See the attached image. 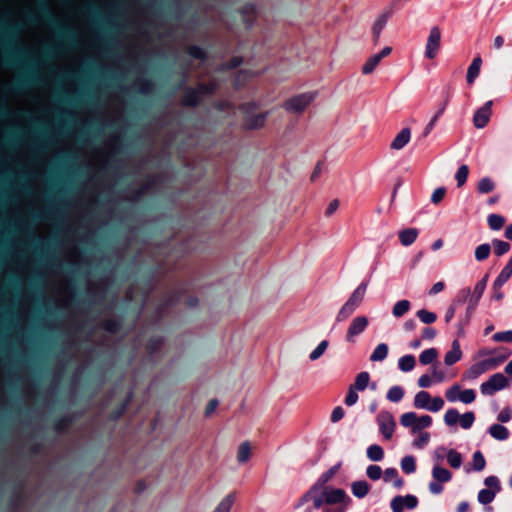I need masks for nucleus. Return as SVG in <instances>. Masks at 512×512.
<instances>
[{
    "mask_svg": "<svg viewBox=\"0 0 512 512\" xmlns=\"http://www.w3.org/2000/svg\"><path fill=\"white\" fill-rule=\"evenodd\" d=\"M312 501L314 508L320 509L324 504L335 508H325L323 512H346L351 503V498L340 488L328 487L321 490L309 489L299 500L297 506Z\"/></svg>",
    "mask_w": 512,
    "mask_h": 512,
    "instance_id": "1",
    "label": "nucleus"
},
{
    "mask_svg": "<svg viewBox=\"0 0 512 512\" xmlns=\"http://www.w3.org/2000/svg\"><path fill=\"white\" fill-rule=\"evenodd\" d=\"M489 276L488 274L484 275L474 286L473 290L466 287L460 290V294L468 299V306L466 310L467 318L474 313L476 307L479 304L480 299L482 298L484 291L487 287Z\"/></svg>",
    "mask_w": 512,
    "mask_h": 512,
    "instance_id": "2",
    "label": "nucleus"
},
{
    "mask_svg": "<svg viewBox=\"0 0 512 512\" xmlns=\"http://www.w3.org/2000/svg\"><path fill=\"white\" fill-rule=\"evenodd\" d=\"M400 424L405 428H409L413 434H416L430 427L432 418L429 415L417 416L415 412H406L401 415Z\"/></svg>",
    "mask_w": 512,
    "mask_h": 512,
    "instance_id": "3",
    "label": "nucleus"
},
{
    "mask_svg": "<svg viewBox=\"0 0 512 512\" xmlns=\"http://www.w3.org/2000/svg\"><path fill=\"white\" fill-rule=\"evenodd\" d=\"M444 400L440 396L431 397L430 394L424 390L415 394L413 405L417 409H423L430 412H438L444 407Z\"/></svg>",
    "mask_w": 512,
    "mask_h": 512,
    "instance_id": "4",
    "label": "nucleus"
},
{
    "mask_svg": "<svg viewBox=\"0 0 512 512\" xmlns=\"http://www.w3.org/2000/svg\"><path fill=\"white\" fill-rule=\"evenodd\" d=\"M484 484L487 486L485 489H481L478 492L477 500L482 505L490 504L498 492H500V482L496 476H488L484 480Z\"/></svg>",
    "mask_w": 512,
    "mask_h": 512,
    "instance_id": "5",
    "label": "nucleus"
},
{
    "mask_svg": "<svg viewBox=\"0 0 512 512\" xmlns=\"http://www.w3.org/2000/svg\"><path fill=\"white\" fill-rule=\"evenodd\" d=\"M432 477L433 481L429 484V490L432 494L438 495L443 491L442 483L449 482L452 479V474L448 469L441 467L438 463H434Z\"/></svg>",
    "mask_w": 512,
    "mask_h": 512,
    "instance_id": "6",
    "label": "nucleus"
},
{
    "mask_svg": "<svg viewBox=\"0 0 512 512\" xmlns=\"http://www.w3.org/2000/svg\"><path fill=\"white\" fill-rule=\"evenodd\" d=\"M479 355L488 356L486 359H483V362L489 371L499 367L504 361H506L510 357L511 352L507 348H499L493 351H480Z\"/></svg>",
    "mask_w": 512,
    "mask_h": 512,
    "instance_id": "7",
    "label": "nucleus"
},
{
    "mask_svg": "<svg viewBox=\"0 0 512 512\" xmlns=\"http://www.w3.org/2000/svg\"><path fill=\"white\" fill-rule=\"evenodd\" d=\"M508 386L507 378L500 372L491 375L487 381L481 383L480 391L484 396L493 395Z\"/></svg>",
    "mask_w": 512,
    "mask_h": 512,
    "instance_id": "8",
    "label": "nucleus"
},
{
    "mask_svg": "<svg viewBox=\"0 0 512 512\" xmlns=\"http://www.w3.org/2000/svg\"><path fill=\"white\" fill-rule=\"evenodd\" d=\"M376 422L379 427V432L384 439L390 440L396 429V421L393 415L389 411H381L376 417Z\"/></svg>",
    "mask_w": 512,
    "mask_h": 512,
    "instance_id": "9",
    "label": "nucleus"
},
{
    "mask_svg": "<svg viewBox=\"0 0 512 512\" xmlns=\"http://www.w3.org/2000/svg\"><path fill=\"white\" fill-rule=\"evenodd\" d=\"M441 44V31L439 27L433 26L430 31L425 45V57L434 59L439 51Z\"/></svg>",
    "mask_w": 512,
    "mask_h": 512,
    "instance_id": "10",
    "label": "nucleus"
},
{
    "mask_svg": "<svg viewBox=\"0 0 512 512\" xmlns=\"http://www.w3.org/2000/svg\"><path fill=\"white\" fill-rule=\"evenodd\" d=\"M418 498L415 495L407 494L405 496H395L391 502L392 512H404L405 509L413 510L418 506Z\"/></svg>",
    "mask_w": 512,
    "mask_h": 512,
    "instance_id": "11",
    "label": "nucleus"
},
{
    "mask_svg": "<svg viewBox=\"0 0 512 512\" xmlns=\"http://www.w3.org/2000/svg\"><path fill=\"white\" fill-rule=\"evenodd\" d=\"M368 323L369 321L366 316L360 315L354 317L347 328L346 341L353 343L356 337L366 330Z\"/></svg>",
    "mask_w": 512,
    "mask_h": 512,
    "instance_id": "12",
    "label": "nucleus"
},
{
    "mask_svg": "<svg viewBox=\"0 0 512 512\" xmlns=\"http://www.w3.org/2000/svg\"><path fill=\"white\" fill-rule=\"evenodd\" d=\"M312 100L313 95L305 93L289 99L288 101L285 102L284 107L287 111L291 113H301L307 108V106L312 102Z\"/></svg>",
    "mask_w": 512,
    "mask_h": 512,
    "instance_id": "13",
    "label": "nucleus"
},
{
    "mask_svg": "<svg viewBox=\"0 0 512 512\" xmlns=\"http://www.w3.org/2000/svg\"><path fill=\"white\" fill-rule=\"evenodd\" d=\"M492 104V101L489 100L475 112L473 124L477 129H482L488 124L492 113Z\"/></svg>",
    "mask_w": 512,
    "mask_h": 512,
    "instance_id": "14",
    "label": "nucleus"
},
{
    "mask_svg": "<svg viewBox=\"0 0 512 512\" xmlns=\"http://www.w3.org/2000/svg\"><path fill=\"white\" fill-rule=\"evenodd\" d=\"M392 51V48L389 46L384 47L380 52L370 56L365 63L362 66V73L364 75L371 74L377 65L380 63V61L388 56Z\"/></svg>",
    "mask_w": 512,
    "mask_h": 512,
    "instance_id": "15",
    "label": "nucleus"
},
{
    "mask_svg": "<svg viewBox=\"0 0 512 512\" xmlns=\"http://www.w3.org/2000/svg\"><path fill=\"white\" fill-rule=\"evenodd\" d=\"M411 139V129L408 127H405L400 130V132L397 133L393 141L391 142V149L393 150H401L404 148Z\"/></svg>",
    "mask_w": 512,
    "mask_h": 512,
    "instance_id": "16",
    "label": "nucleus"
},
{
    "mask_svg": "<svg viewBox=\"0 0 512 512\" xmlns=\"http://www.w3.org/2000/svg\"><path fill=\"white\" fill-rule=\"evenodd\" d=\"M462 350L458 340H454L451 349L445 354L444 363L447 366H452L462 358Z\"/></svg>",
    "mask_w": 512,
    "mask_h": 512,
    "instance_id": "17",
    "label": "nucleus"
},
{
    "mask_svg": "<svg viewBox=\"0 0 512 512\" xmlns=\"http://www.w3.org/2000/svg\"><path fill=\"white\" fill-rule=\"evenodd\" d=\"M236 501V493H228L214 508L212 512H231V509Z\"/></svg>",
    "mask_w": 512,
    "mask_h": 512,
    "instance_id": "18",
    "label": "nucleus"
},
{
    "mask_svg": "<svg viewBox=\"0 0 512 512\" xmlns=\"http://www.w3.org/2000/svg\"><path fill=\"white\" fill-rule=\"evenodd\" d=\"M482 60L479 56L475 57L467 69L466 79L468 84H473L480 73Z\"/></svg>",
    "mask_w": 512,
    "mask_h": 512,
    "instance_id": "19",
    "label": "nucleus"
},
{
    "mask_svg": "<svg viewBox=\"0 0 512 512\" xmlns=\"http://www.w3.org/2000/svg\"><path fill=\"white\" fill-rule=\"evenodd\" d=\"M487 371V367L485 366L483 360H481L469 367V369L464 374V378L468 380H474Z\"/></svg>",
    "mask_w": 512,
    "mask_h": 512,
    "instance_id": "20",
    "label": "nucleus"
},
{
    "mask_svg": "<svg viewBox=\"0 0 512 512\" xmlns=\"http://www.w3.org/2000/svg\"><path fill=\"white\" fill-rule=\"evenodd\" d=\"M418 236L416 228H407L399 232V239L403 246H410L415 242Z\"/></svg>",
    "mask_w": 512,
    "mask_h": 512,
    "instance_id": "21",
    "label": "nucleus"
},
{
    "mask_svg": "<svg viewBox=\"0 0 512 512\" xmlns=\"http://www.w3.org/2000/svg\"><path fill=\"white\" fill-rule=\"evenodd\" d=\"M366 290H367V283L362 282L354 289V291L352 292V294L350 295V297L347 301L352 303L356 307H359L360 303L364 299Z\"/></svg>",
    "mask_w": 512,
    "mask_h": 512,
    "instance_id": "22",
    "label": "nucleus"
},
{
    "mask_svg": "<svg viewBox=\"0 0 512 512\" xmlns=\"http://www.w3.org/2000/svg\"><path fill=\"white\" fill-rule=\"evenodd\" d=\"M383 478L385 482H392L396 488H401L404 484L396 468H387L383 472Z\"/></svg>",
    "mask_w": 512,
    "mask_h": 512,
    "instance_id": "23",
    "label": "nucleus"
},
{
    "mask_svg": "<svg viewBox=\"0 0 512 512\" xmlns=\"http://www.w3.org/2000/svg\"><path fill=\"white\" fill-rule=\"evenodd\" d=\"M336 470H337V466L332 467L328 471L323 473L310 489L321 490L324 488H328L329 486H327L326 484L334 476V474L336 473Z\"/></svg>",
    "mask_w": 512,
    "mask_h": 512,
    "instance_id": "24",
    "label": "nucleus"
},
{
    "mask_svg": "<svg viewBox=\"0 0 512 512\" xmlns=\"http://www.w3.org/2000/svg\"><path fill=\"white\" fill-rule=\"evenodd\" d=\"M511 276H512V266L507 262L505 267L501 270V272L496 277V279L493 283V288L494 289L501 288L509 280V278Z\"/></svg>",
    "mask_w": 512,
    "mask_h": 512,
    "instance_id": "25",
    "label": "nucleus"
},
{
    "mask_svg": "<svg viewBox=\"0 0 512 512\" xmlns=\"http://www.w3.org/2000/svg\"><path fill=\"white\" fill-rule=\"evenodd\" d=\"M370 384V374L367 371L360 372L355 377V381L352 385V388L357 391H364Z\"/></svg>",
    "mask_w": 512,
    "mask_h": 512,
    "instance_id": "26",
    "label": "nucleus"
},
{
    "mask_svg": "<svg viewBox=\"0 0 512 512\" xmlns=\"http://www.w3.org/2000/svg\"><path fill=\"white\" fill-rule=\"evenodd\" d=\"M388 356V345L386 343L378 344L370 355V361L381 362Z\"/></svg>",
    "mask_w": 512,
    "mask_h": 512,
    "instance_id": "27",
    "label": "nucleus"
},
{
    "mask_svg": "<svg viewBox=\"0 0 512 512\" xmlns=\"http://www.w3.org/2000/svg\"><path fill=\"white\" fill-rule=\"evenodd\" d=\"M351 490L355 497L361 499V498H364L368 494L370 487H369L368 483L364 480L355 481L351 484Z\"/></svg>",
    "mask_w": 512,
    "mask_h": 512,
    "instance_id": "28",
    "label": "nucleus"
},
{
    "mask_svg": "<svg viewBox=\"0 0 512 512\" xmlns=\"http://www.w3.org/2000/svg\"><path fill=\"white\" fill-rule=\"evenodd\" d=\"M490 435L499 441H504L508 438L509 432L508 429L501 424H493L489 428Z\"/></svg>",
    "mask_w": 512,
    "mask_h": 512,
    "instance_id": "29",
    "label": "nucleus"
},
{
    "mask_svg": "<svg viewBox=\"0 0 512 512\" xmlns=\"http://www.w3.org/2000/svg\"><path fill=\"white\" fill-rule=\"evenodd\" d=\"M415 365H416L415 357L411 354L404 355V356L400 357L398 360V368L402 372L412 371L414 369Z\"/></svg>",
    "mask_w": 512,
    "mask_h": 512,
    "instance_id": "30",
    "label": "nucleus"
},
{
    "mask_svg": "<svg viewBox=\"0 0 512 512\" xmlns=\"http://www.w3.org/2000/svg\"><path fill=\"white\" fill-rule=\"evenodd\" d=\"M355 305L346 301L337 313L336 320L338 322L348 319L357 309Z\"/></svg>",
    "mask_w": 512,
    "mask_h": 512,
    "instance_id": "31",
    "label": "nucleus"
},
{
    "mask_svg": "<svg viewBox=\"0 0 512 512\" xmlns=\"http://www.w3.org/2000/svg\"><path fill=\"white\" fill-rule=\"evenodd\" d=\"M446 457L448 464L454 468L459 469L463 463L462 455L454 449H447Z\"/></svg>",
    "mask_w": 512,
    "mask_h": 512,
    "instance_id": "32",
    "label": "nucleus"
},
{
    "mask_svg": "<svg viewBox=\"0 0 512 512\" xmlns=\"http://www.w3.org/2000/svg\"><path fill=\"white\" fill-rule=\"evenodd\" d=\"M404 397V389L399 386L395 385L388 389L386 398L392 403H398L400 402Z\"/></svg>",
    "mask_w": 512,
    "mask_h": 512,
    "instance_id": "33",
    "label": "nucleus"
},
{
    "mask_svg": "<svg viewBox=\"0 0 512 512\" xmlns=\"http://www.w3.org/2000/svg\"><path fill=\"white\" fill-rule=\"evenodd\" d=\"M266 114L259 113L247 118L245 125L249 129H257L265 124Z\"/></svg>",
    "mask_w": 512,
    "mask_h": 512,
    "instance_id": "34",
    "label": "nucleus"
},
{
    "mask_svg": "<svg viewBox=\"0 0 512 512\" xmlns=\"http://www.w3.org/2000/svg\"><path fill=\"white\" fill-rule=\"evenodd\" d=\"M367 457L374 462L381 461L384 457V451L378 444H372L367 448Z\"/></svg>",
    "mask_w": 512,
    "mask_h": 512,
    "instance_id": "35",
    "label": "nucleus"
},
{
    "mask_svg": "<svg viewBox=\"0 0 512 512\" xmlns=\"http://www.w3.org/2000/svg\"><path fill=\"white\" fill-rule=\"evenodd\" d=\"M410 309V302L408 300H400L396 302L392 308V314L396 318L402 317Z\"/></svg>",
    "mask_w": 512,
    "mask_h": 512,
    "instance_id": "36",
    "label": "nucleus"
},
{
    "mask_svg": "<svg viewBox=\"0 0 512 512\" xmlns=\"http://www.w3.org/2000/svg\"><path fill=\"white\" fill-rule=\"evenodd\" d=\"M438 356V351L435 348H429L421 352L419 355V361L423 365L433 363Z\"/></svg>",
    "mask_w": 512,
    "mask_h": 512,
    "instance_id": "37",
    "label": "nucleus"
},
{
    "mask_svg": "<svg viewBox=\"0 0 512 512\" xmlns=\"http://www.w3.org/2000/svg\"><path fill=\"white\" fill-rule=\"evenodd\" d=\"M251 454V447L248 442H243L239 445L237 451V460L239 463H246Z\"/></svg>",
    "mask_w": 512,
    "mask_h": 512,
    "instance_id": "38",
    "label": "nucleus"
},
{
    "mask_svg": "<svg viewBox=\"0 0 512 512\" xmlns=\"http://www.w3.org/2000/svg\"><path fill=\"white\" fill-rule=\"evenodd\" d=\"M400 466H401V469L406 474L414 473L416 470L415 458L411 455H407V456L403 457L401 459Z\"/></svg>",
    "mask_w": 512,
    "mask_h": 512,
    "instance_id": "39",
    "label": "nucleus"
},
{
    "mask_svg": "<svg viewBox=\"0 0 512 512\" xmlns=\"http://www.w3.org/2000/svg\"><path fill=\"white\" fill-rule=\"evenodd\" d=\"M329 342L327 340H322L314 350L309 354L310 361L318 360L327 350Z\"/></svg>",
    "mask_w": 512,
    "mask_h": 512,
    "instance_id": "40",
    "label": "nucleus"
},
{
    "mask_svg": "<svg viewBox=\"0 0 512 512\" xmlns=\"http://www.w3.org/2000/svg\"><path fill=\"white\" fill-rule=\"evenodd\" d=\"M490 252H491V247L488 243L481 244L478 247H476V249H475V254H474L475 259L477 261H484L489 257Z\"/></svg>",
    "mask_w": 512,
    "mask_h": 512,
    "instance_id": "41",
    "label": "nucleus"
},
{
    "mask_svg": "<svg viewBox=\"0 0 512 512\" xmlns=\"http://www.w3.org/2000/svg\"><path fill=\"white\" fill-rule=\"evenodd\" d=\"M461 392H462L461 387L458 384H454L446 390V392H445L446 399L450 403L460 401Z\"/></svg>",
    "mask_w": 512,
    "mask_h": 512,
    "instance_id": "42",
    "label": "nucleus"
},
{
    "mask_svg": "<svg viewBox=\"0 0 512 512\" xmlns=\"http://www.w3.org/2000/svg\"><path fill=\"white\" fill-rule=\"evenodd\" d=\"M487 221H488L489 227L494 231L500 230L503 227L504 222H505L504 218L498 214H490L488 216Z\"/></svg>",
    "mask_w": 512,
    "mask_h": 512,
    "instance_id": "43",
    "label": "nucleus"
},
{
    "mask_svg": "<svg viewBox=\"0 0 512 512\" xmlns=\"http://www.w3.org/2000/svg\"><path fill=\"white\" fill-rule=\"evenodd\" d=\"M459 418H460L459 412L454 408H450L446 411V413L444 415V422L447 426L452 427V426L456 425Z\"/></svg>",
    "mask_w": 512,
    "mask_h": 512,
    "instance_id": "44",
    "label": "nucleus"
},
{
    "mask_svg": "<svg viewBox=\"0 0 512 512\" xmlns=\"http://www.w3.org/2000/svg\"><path fill=\"white\" fill-rule=\"evenodd\" d=\"M494 187H495V184L492 181V179L489 177H484V178L480 179V181L478 182L477 189H478L479 193L485 194V193L491 192L494 189Z\"/></svg>",
    "mask_w": 512,
    "mask_h": 512,
    "instance_id": "45",
    "label": "nucleus"
},
{
    "mask_svg": "<svg viewBox=\"0 0 512 512\" xmlns=\"http://www.w3.org/2000/svg\"><path fill=\"white\" fill-rule=\"evenodd\" d=\"M458 421L460 423V426L463 429H465V430L470 429L475 421V415L471 411L466 412V413L460 415V418Z\"/></svg>",
    "mask_w": 512,
    "mask_h": 512,
    "instance_id": "46",
    "label": "nucleus"
},
{
    "mask_svg": "<svg viewBox=\"0 0 512 512\" xmlns=\"http://www.w3.org/2000/svg\"><path fill=\"white\" fill-rule=\"evenodd\" d=\"M417 317L424 324H431L436 321L437 316L434 312H430L425 309H421L417 312Z\"/></svg>",
    "mask_w": 512,
    "mask_h": 512,
    "instance_id": "47",
    "label": "nucleus"
},
{
    "mask_svg": "<svg viewBox=\"0 0 512 512\" xmlns=\"http://www.w3.org/2000/svg\"><path fill=\"white\" fill-rule=\"evenodd\" d=\"M473 469L475 471H482L485 468L486 461L483 454L480 451H476L472 458Z\"/></svg>",
    "mask_w": 512,
    "mask_h": 512,
    "instance_id": "48",
    "label": "nucleus"
},
{
    "mask_svg": "<svg viewBox=\"0 0 512 512\" xmlns=\"http://www.w3.org/2000/svg\"><path fill=\"white\" fill-rule=\"evenodd\" d=\"M469 169L467 165H461L456 174L455 179L457 181L458 187H461L465 184L467 177H468Z\"/></svg>",
    "mask_w": 512,
    "mask_h": 512,
    "instance_id": "49",
    "label": "nucleus"
},
{
    "mask_svg": "<svg viewBox=\"0 0 512 512\" xmlns=\"http://www.w3.org/2000/svg\"><path fill=\"white\" fill-rule=\"evenodd\" d=\"M494 251L496 255L502 256L510 250V244L508 242L495 239L493 240Z\"/></svg>",
    "mask_w": 512,
    "mask_h": 512,
    "instance_id": "50",
    "label": "nucleus"
},
{
    "mask_svg": "<svg viewBox=\"0 0 512 512\" xmlns=\"http://www.w3.org/2000/svg\"><path fill=\"white\" fill-rule=\"evenodd\" d=\"M366 474L371 480L377 481L382 477L383 471L378 465H369L366 469Z\"/></svg>",
    "mask_w": 512,
    "mask_h": 512,
    "instance_id": "51",
    "label": "nucleus"
},
{
    "mask_svg": "<svg viewBox=\"0 0 512 512\" xmlns=\"http://www.w3.org/2000/svg\"><path fill=\"white\" fill-rule=\"evenodd\" d=\"M495 342H508L512 343V330L497 332L492 336Z\"/></svg>",
    "mask_w": 512,
    "mask_h": 512,
    "instance_id": "52",
    "label": "nucleus"
},
{
    "mask_svg": "<svg viewBox=\"0 0 512 512\" xmlns=\"http://www.w3.org/2000/svg\"><path fill=\"white\" fill-rule=\"evenodd\" d=\"M430 440V434L428 432H419L418 437L414 440L413 445L416 448H423L425 447Z\"/></svg>",
    "mask_w": 512,
    "mask_h": 512,
    "instance_id": "53",
    "label": "nucleus"
},
{
    "mask_svg": "<svg viewBox=\"0 0 512 512\" xmlns=\"http://www.w3.org/2000/svg\"><path fill=\"white\" fill-rule=\"evenodd\" d=\"M476 399V393L473 389H465L461 392L460 401L464 404H471Z\"/></svg>",
    "mask_w": 512,
    "mask_h": 512,
    "instance_id": "54",
    "label": "nucleus"
},
{
    "mask_svg": "<svg viewBox=\"0 0 512 512\" xmlns=\"http://www.w3.org/2000/svg\"><path fill=\"white\" fill-rule=\"evenodd\" d=\"M386 22V18L381 17L374 23L372 31L376 41L379 39L381 32L386 25Z\"/></svg>",
    "mask_w": 512,
    "mask_h": 512,
    "instance_id": "55",
    "label": "nucleus"
},
{
    "mask_svg": "<svg viewBox=\"0 0 512 512\" xmlns=\"http://www.w3.org/2000/svg\"><path fill=\"white\" fill-rule=\"evenodd\" d=\"M357 392L358 391L356 389L349 386L348 392H347V395H346L345 401H344L347 406H353L357 403V401H358Z\"/></svg>",
    "mask_w": 512,
    "mask_h": 512,
    "instance_id": "56",
    "label": "nucleus"
},
{
    "mask_svg": "<svg viewBox=\"0 0 512 512\" xmlns=\"http://www.w3.org/2000/svg\"><path fill=\"white\" fill-rule=\"evenodd\" d=\"M445 192L446 190L443 187L436 188L431 195V202L434 204L441 202L445 196Z\"/></svg>",
    "mask_w": 512,
    "mask_h": 512,
    "instance_id": "57",
    "label": "nucleus"
},
{
    "mask_svg": "<svg viewBox=\"0 0 512 512\" xmlns=\"http://www.w3.org/2000/svg\"><path fill=\"white\" fill-rule=\"evenodd\" d=\"M447 449L445 447H439L433 452V460L435 463H438L440 465L441 461L443 460L444 454H446Z\"/></svg>",
    "mask_w": 512,
    "mask_h": 512,
    "instance_id": "58",
    "label": "nucleus"
},
{
    "mask_svg": "<svg viewBox=\"0 0 512 512\" xmlns=\"http://www.w3.org/2000/svg\"><path fill=\"white\" fill-rule=\"evenodd\" d=\"M432 384V378L428 374H424L418 379V386L421 388H428Z\"/></svg>",
    "mask_w": 512,
    "mask_h": 512,
    "instance_id": "59",
    "label": "nucleus"
},
{
    "mask_svg": "<svg viewBox=\"0 0 512 512\" xmlns=\"http://www.w3.org/2000/svg\"><path fill=\"white\" fill-rule=\"evenodd\" d=\"M344 416V411L341 407H336L334 408V410L332 411V414H331V421L332 422H338L339 420H341Z\"/></svg>",
    "mask_w": 512,
    "mask_h": 512,
    "instance_id": "60",
    "label": "nucleus"
},
{
    "mask_svg": "<svg viewBox=\"0 0 512 512\" xmlns=\"http://www.w3.org/2000/svg\"><path fill=\"white\" fill-rule=\"evenodd\" d=\"M435 336H436V330L431 327L425 328L422 332V337H423V339H426V340H433L435 338Z\"/></svg>",
    "mask_w": 512,
    "mask_h": 512,
    "instance_id": "61",
    "label": "nucleus"
},
{
    "mask_svg": "<svg viewBox=\"0 0 512 512\" xmlns=\"http://www.w3.org/2000/svg\"><path fill=\"white\" fill-rule=\"evenodd\" d=\"M432 376H433L435 382H438V383L443 382L445 379L444 372L437 369L436 367L432 368Z\"/></svg>",
    "mask_w": 512,
    "mask_h": 512,
    "instance_id": "62",
    "label": "nucleus"
},
{
    "mask_svg": "<svg viewBox=\"0 0 512 512\" xmlns=\"http://www.w3.org/2000/svg\"><path fill=\"white\" fill-rule=\"evenodd\" d=\"M339 207V201L337 199L332 200L327 209H326V215L331 216Z\"/></svg>",
    "mask_w": 512,
    "mask_h": 512,
    "instance_id": "63",
    "label": "nucleus"
},
{
    "mask_svg": "<svg viewBox=\"0 0 512 512\" xmlns=\"http://www.w3.org/2000/svg\"><path fill=\"white\" fill-rule=\"evenodd\" d=\"M444 287H445V285H444V283L442 281L436 282L432 286V288L430 290V294L431 295H436V294L440 293L444 289Z\"/></svg>",
    "mask_w": 512,
    "mask_h": 512,
    "instance_id": "64",
    "label": "nucleus"
}]
</instances>
